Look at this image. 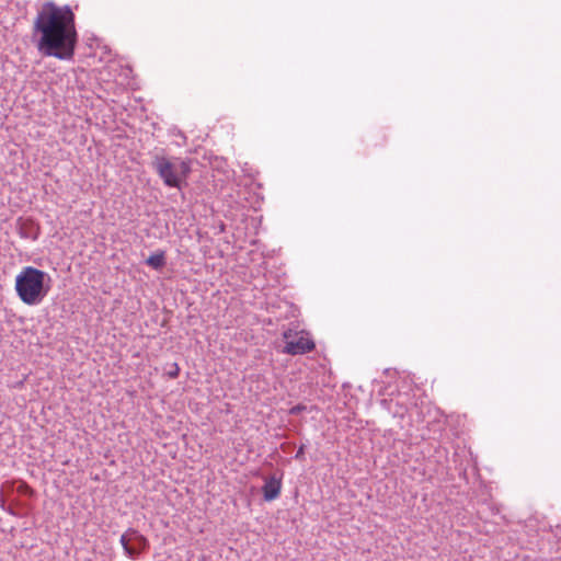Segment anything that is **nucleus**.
I'll list each match as a JSON object with an SVG mask.
<instances>
[{"label":"nucleus","mask_w":561,"mask_h":561,"mask_svg":"<svg viewBox=\"0 0 561 561\" xmlns=\"http://www.w3.org/2000/svg\"><path fill=\"white\" fill-rule=\"evenodd\" d=\"M39 34L37 49L44 56L70 60L77 45L75 14L69 5L58 7L48 1L37 12L33 26Z\"/></svg>","instance_id":"f257e3e1"},{"label":"nucleus","mask_w":561,"mask_h":561,"mask_svg":"<svg viewBox=\"0 0 561 561\" xmlns=\"http://www.w3.org/2000/svg\"><path fill=\"white\" fill-rule=\"evenodd\" d=\"M180 374V367L176 363L172 364L171 369L168 371V376L172 379L176 378Z\"/></svg>","instance_id":"9b49d317"},{"label":"nucleus","mask_w":561,"mask_h":561,"mask_svg":"<svg viewBox=\"0 0 561 561\" xmlns=\"http://www.w3.org/2000/svg\"><path fill=\"white\" fill-rule=\"evenodd\" d=\"M18 226L21 238L31 240H36L38 238L39 227L32 219H20Z\"/></svg>","instance_id":"423d86ee"},{"label":"nucleus","mask_w":561,"mask_h":561,"mask_svg":"<svg viewBox=\"0 0 561 561\" xmlns=\"http://www.w3.org/2000/svg\"><path fill=\"white\" fill-rule=\"evenodd\" d=\"M283 337L285 340V346L283 348L284 354H289L293 356L304 355L312 352L316 348L313 340L305 334H294L293 330L290 329L284 331Z\"/></svg>","instance_id":"20e7f679"},{"label":"nucleus","mask_w":561,"mask_h":561,"mask_svg":"<svg viewBox=\"0 0 561 561\" xmlns=\"http://www.w3.org/2000/svg\"><path fill=\"white\" fill-rule=\"evenodd\" d=\"M146 264L156 271L161 270L165 265V252L162 250H159V251L152 253L146 260Z\"/></svg>","instance_id":"1a4fd4ad"},{"label":"nucleus","mask_w":561,"mask_h":561,"mask_svg":"<svg viewBox=\"0 0 561 561\" xmlns=\"http://www.w3.org/2000/svg\"><path fill=\"white\" fill-rule=\"evenodd\" d=\"M129 535H131V546L137 549L138 554L148 548V539L144 535H141L137 529L129 528Z\"/></svg>","instance_id":"6e6552de"},{"label":"nucleus","mask_w":561,"mask_h":561,"mask_svg":"<svg viewBox=\"0 0 561 561\" xmlns=\"http://www.w3.org/2000/svg\"><path fill=\"white\" fill-rule=\"evenodd\" d=\"M151 165L165 186L179 190L191 172L190 162L178 158L171 160L162 154H154Z\"/></svg>","instance_id":"7ed1b4c3"},{"label":"nucleus","mask_w":561,"mask_h":561,"mask_svg":"<svg viewBox=\"0 0 561 561\" xmlns=\"http://www.w3.org/2000/svg\"><path fill=\"white\" fill-rule=\"evenodd\" d=\"M307 410V407L304 404H296L289 409L290 415H299L300 413L305 412Z\"/></svg>","instance_id":"9d476101"},{"label":"nucleus","mask_w":561,"mask_h":561,"mask_svg":"<svg viewBox=\"0 0 561 561\" xmlns=\"http://www.w3.org/2000/svg\"><path fill=\"white\" fill-rule=\"evenodd\" d=\"M282 491V477L271 476L265 479L262 486L263 497L266 502L276 500Z\"/></svg>","instance_id":"39448f33"},{"label":"nucleus","mask_w":561,"mask_h":561,"mask_svg":"<svg viewBox=\"0 0 561 561\" xmlns=\"http://www.w3.org/2000/svg\"><path fill=\"white\" fill-rule=\"evenodd\" d=\"M48 273L33 266H24L15 277V291L20 300L27 306H37L50 289Z\"/></svg>","instance_id":"f03ea898"},{"label":"nucleus","mask_w":561,"mask_h":561,"mask_svg":"<svg viewBox=\"0 0 561 561\" xmlns=\"http://www.w3.org/2000/svg\"><path fill=\"white\" fill-rule=\"evenodd\" d=\"M131 535H129V528L121 536L119 543L122 545L124 549V553L130 558L136 559L138 556V551L136 548L131 546Z\"/></svg>","instance_id":"0eeeda50"},{"label":"nucleus","mask_w":561,"mask_h":561,"mask_svg":"<svg viewBox=\"0 0 561 561\" xmlns=\"http://www.w3.org/2000/svg\"><path fill=\"white\" fill-rule=\"evenodd\" d=\"M295 459L296 460H299V461H304L305 460V445H301L296 455H295Z\"/></svg>","instance_id":"f8f14e48"}]
</instances>
